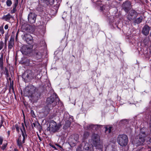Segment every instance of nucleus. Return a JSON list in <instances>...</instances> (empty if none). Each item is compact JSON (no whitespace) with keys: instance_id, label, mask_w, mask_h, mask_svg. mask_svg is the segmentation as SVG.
Returning a JSON list of instances; mask_svg holds the SVG:
<instances>
[{"instance_id":"1","label":"nucleus","mask_w":151,"mask_h":151,"mask_svg":"<svg viewBox=\"0 0 151 151\" xmlns=\"http://www.w3.org/2000/svg\"><path fill=\"white\" fill-rule=\"evenodd\" d=\"M36 88L33 86L30 85L26 87L24 93L30 99L34 101H37L40 97V95L36 91Z\"/></svg>"},{"instance_id":"2","label":"nucleus","mask_w":151,"mask_h":151,"mask_svg":"<svg viewBox=\"0 0 151 151\" xmlns=\"http://www.w3.org/2000/svg\"><path fill=\"white\" fill-rule=\"evenodd\" d=\"M59 100V99L57 95L54 93L47 99V104L49 106L53 108L57 105Z\"/></svg>"},{"instance_id":"3","label":"nucleus","mask_w":151,"mask_h":151,"mask_svg":"<svg viewBox=\"0 0 151 151\" xmlns=\"http://www.w3.org/2000/svg\"><path fill=\"white\" fill-rule=\"evenodd\" d=\"M117 141L118 144L121 146H125L128 143V137L125 134L120 135L118 137Z\"/></svg>"},{"instance_id":"4","label":"nucleus","mask_w":151,"mask_h":151,"mask_svg":"<svg viewBox=\"0 0 151 151\" xmlns=\"http://www.w3.org/2000/svg\"><path fill=\"white\" fill-rule=\"evenodd\" d=\"M146 135L144 132L142 131V129L138 135V138L135 140V142L137 145H142L144 142Z\"/></svg>"},{"instance_id":"5","label":"nucleus","mask_w":151,"mask_h":151,"mask_svg":"<svg viewBox=\"0 0 151 151\" xmlns=\"http://www.w3.org/2000/svg\"><path fill=\"white\" fill-rule=\"evenodd\" d=\"M91 139L93 141L94 146L97 147V148L98 147V146L100 148L102 147V144L100 142V137L99 135L97 134L93 133L91 136Z\"/></svg>"},{"instance_id":"6","label":"nucleus","mask_w":151,"mask_h":151,"mask_svg":"<svg viewBox=\"0 0 151 151\" xmlns=\"http://www.w3.org/2000/svg\"><path fill=\"white\" fill-rule=\"evenodd\" d=\"M60 126L61 125H58L55 122L52 121L50 123L47 130L51 133H54L59 130Z\"/></svg>"},{"instance_id":"7","label":"nucleus","mask_w":151,"mask_h":151,"mask_svg":"<svg viewBox=\"0 0 151 151\" xmlns=\"http://www.w3.org/2000/svg\"><path fill=\"white\" fill-rule=\"evenodd\" d=\"M78 149L80 151H93V147L92 145H90L88 143L85 142H82L81 145L79 146Z\"/></svg>"},{"instance_id":"8","label":"nucleus","mask_w":151,"mask_h":151,"mask_svg":"<svg viewBox=\"0 0 151 151\" xmlns=\"http://www.w3.org/2000/svg\"><path fill=\"white\" fill-rule=\"evenodd\" d=\"M22 76L23 78L29 80H32L36 77V75L35 74L34 72L30 70H26Z\"/></svg>"},{"instance_id":"9","label":"nucleus","mask_w":151,"mask_h":151,"mask_svg":"<svg viewBox=\"0 0 151 151\" xmlns=\"http://www.w3.org/2000/svg\"><path fill=\"white\" fill-rule=\"evenodd\" d=\"M32 47L29 45H23L21 49L22 53L24 55L29 54L32 51Z\"/></svg>"},{"instance_id":"10","label":"nucleus","mask_w":151,"mask_h":151,"mask_svg":"<svg viewBox=\"0 0 151 151\" xmlns=\"http://www.w3.org/2000/svg\"><path fill=\"white\" fill-rule=\"evenodd\" d=\"M138 15L137 12L134 9L130 10L127 16V19L130 21H132L135 19Z\"/></svg>"},{"instance_id":"11","label":"nucleus","mask_w":151,"mask_h":151,"mask_svg":"<svg viewBox=\"0 0 151 151\" xmlns=\"http://www.w3.org/2000/svg\"><path fill=\"white\" fill-rule=\"evenodd\" d=\"M39 1L42 6L46 7L49 5H52L54 4V0H39Z\"/></svg>"},{"instance_id":"12","label":"nucleus","mask_w":151,"mask_h":151,"mask_svg":"<svg viewBox=\"0 0 151 151\" xmlns=\"http://www.w3.org/2000/svg\"><path fill=\"white\" fill-rule=\"evenodd\" d=\"M132 6L130 2L128 1H126L122 4V9L127 13L128 12Z\"/></svg>"},{"instance_id":"13","label":"nucleus","mask_w":151,"mask_h":151,"mask_svg":"<svg viewBox=\"0 0 151 151\" xmlns=\"http://www.w3.org/2000/svg\"><path fill=\"white\" fill-rule=\"evenodd\" d=\"M101 126L99 125H93L90 124L87 125L85 127V129L89 130H97Z\"/></svg>"},{"instance_id":"14","label":"nucleus","mask_w":151,"mask_h":151,"mask_svg":"<svg viewBox=\"0 0 151 151\" xmlns=\"http://www.w3.org/2000/svg\"><path fill=\"white\" fill-rule=\"evenodd\" d=\"M70 143L73 145H75L78 140V136L76 134L71 136L69 139Z\"/></svg>"},{"instance_id":"15","label":"nucleus","mask_w":151,"mask_h":151,"mask_svg":"<svg viewBox=\"0 0 151 151\" xmlns=\"http://www.w3.org/2000/svg\"><path fill=\"white\" fill-rule=\"evenodd\" d=\"M36 15L33 13L31 12L28 15V20L29 22L31 24L35 22Z\"/></svg>"},{"instance_id":"16","label":"nucleus","mask_w":151,"mask_h":151,"mask_svg":"<svg viewBox=\"0 0 151 151\" xmlns=\"http://www.w3.org/2000/svg\"><path fill=\"white\" fill-rule=\"evenodd\" d=\"M23 39L29 44H31L33 42L32 37L29 34H24L23 37Z\"/></svg>"},{"instance_id":"17","label":"nucleus","mask_w":151,"mask_h":151,"mask_svg":"<svg viewBox=\"0 0 151 151\" xmlns=\"http://www.w3.org/2000/svg\"><path fill=\"white\" fill-rule=\"evenodd\" d=\"M150 27L147 25H145L143 28L142 33L145 36L147 35L149 33Z\"/></svg>"},{"instance_id":"18","label":"nucleus","mask_w":151,"mask_h":151,"mask_svg":"<svg viewBox=\"0 0 151 151\" xmlns=\"http://www.w3.org/2000/svg\"><path fill=\"white\" fill-rule=\"evenodd\" d=\"M25 140V139L22 138L21 135L19 136L17 140V143L19 148H21L22 147V145L24 143Z\"/></svg>"},{"instance_id":"19","label":"nucleus","mask_w":151,"mask_h":151,"mask_svg":"<svg viewBox=\"0 0 151 151\" xmlns=\"http://www.w3.org/2000/svg\"><path fill=\"white\" fill-rule=\"evenodd\" d=\"M14 37H11L8 44V49H12L13 47L14 44Z\"/></svg>"},{"instance_id":"20","label":"nucleus","mask_w":151,"mask_h":151,"mask_svg":"<svg viewBox=\"0 0 151 151\" xmlns=\"http://www.w3.org/2000/svg\"><path fill=\"white\" fill-rule=\"evenodd\" d=\"M22 125L23 127V130L21 129H20L22 132V138L25 139V137H27V135L25 132V128L23 123L22 124Z\"/></svg>"},{"instance_id":"21","label":"nucleus","mask_w":151,"mask_h":151,"mask_svg":"<svg viewBox=\"0 0 151 151\" xmlns=\"http://www.w3.org/2000/svg\"><path fill=\"white\" fill-rule=\"evenodd\" d=\"M12 18V16L9 14L7 15H4L3 17V19L6 21H9L10 19Z\"/></svg>"},{"instance_id":"22","label":"nucleus","mask_w":151,"mask_h":151,"mask_svg":"<svg viewBox=\"0 0 151 151\" xmlns=\"http://www.w3.org/2000/svg\"><path fill=\"white\" fill-rule=\"evenodd\" d=\"M143 17L141 16L138 18H137L135 20V22L137 24H139L142 21Z\"/></svg>"},{"instance_id":"23","label":"nucleus","mask_w":151,"mask_h":151,"mask_svg":"<svg viewBox=\"0 0 151 151\" xmlns=\"http://www.w3.org/2000/svg\"><path fill=\"white\" fill-rule=\"evenodd\" d=\"M3 54H1V57L0 58V67L2 68L3 67Z\"/></svg>"},{"instance_id":"24","label":"nucleus","mask_w":151,"mask_h":151,"mask_svg":"<svg viewBox=\"0 0 151 151\" xmlns=\"http://www.w3.org/2000/svg\"><path fill=\"white\" fill-rule=\"evenodd\" d=\"M111 127H105V132L106 134L110 133L111 130Z\"/></svg>"},{"instance_id":"25","label":"nucleus","mask_w":151,"mask_h":151,"mask_svg":"<svg viewBox=\"0 0 151 151\" xmlns=\"http://www.w3.org/2000/svg\"><path fill=\"white\" fill-rule=\"evenodd\" d=\"M52 108L53 107H51L49 106L47 104L46 106L45 107V111L46 112V113H48L50 111V109Z\"/></svg>"},{"instance_id":"26","label":"nucleus","mask_w":151,"mask_h":151,"mask_svg":"<svg viewBox=\"0 0 151 151\" xmlns=\"http://www.w3.org/2000/svg\"><path fill=\"white\" fill-rule=\"evenodd\" d=\"M70 122L69 120H67L65 122V126L66 128H67L70 127Z\"/></svg>"},{"instance_id":"27","label":"nucleus","mask_w":151,"mask_h":151,"mask_svg":"<svg viewBox=\"0 0 151 151\" xmlns=\"http://www.w3.org/2000/svg\"><path fill=\"white\" fill-rule=\"evenodd\" d=\"M12 89L13 91H14V88L13 87V81H12V82H11L10 84V88L9 90L10 91L11 89Z\"/></svg>"},{"instance_id":"28","label":"nucleus","mask_w":151,"mask_h":151,"mask_svg":"<svg viewBox=\"0 0 151 151\" xmlns=\"http://www.w3.org/2000/svg\"><path fill=\"white\" fill-rule=\"evenodd\" d=\"M89 133L87 132H85L83 134V137L85 138H86L89 136Z\"/></svg>"},{"instance_id":"29","label":"nucleus","mask_w":151,"mask_h":151,"mask_svg":"<svg viewBox=\"0 0 151 151\" xmlns=\"http://www.w3.org/2000/svg\"><path fill=\"white\" fill-rule=\"evenodd\" d=\"M34 53L36 55H39L40 56H41L42 54L41 52H40L38 50H36L35 51Z\"/></svg>"},{"instance_id":"30","label":"nucleus","mask_w":151,"mask_h":151,"mask_svg":"<svg viewBox=\"0 0 151 151\" xmlns=\"http://www.w3.org/2000/svg\"><path fill=\"white\" fill-rule=\"evenodd\" d=\"M12 4V2L10 0H8L6 2V5L8 6H10Z\"/></svg>"},{"instance_id":"31","label":"nucleus","mask_w":151,"mask_h":151,"mask_svg":"<svg viewBox=\"0 0 151 151\" xmlns=\"http://www.w3.org/2000/svg\"><path fill=\"white\" fill-rule=\"evenodd\" d=\"M4 45V43L3 41H1L0 42V50L3 47Z\"/></svg>"},{"instance_id":"32","label":"nucleus","mask_w":151,"mask_h":151,"mask_svg":"<svg viewBox=\"0 0 151 151\" xmlns=\"http://www.w3.org/2000/svg\"><path fill=\"white\" fill-rule=\"evenodd\" d=\"M15 127L18 133H19V127L18 125V124H16L15 125Z\"/></svg>"},{"instance_id":"33","label":"nucleus","mask_w":151,"mask_h":151,"mask_svg":"<svg viewBox=\"0 0 151 151\" xmlns=\"http://www.w3.org/2000/svg\"><path fill=\"white\" fill-rule=\"evenodd\" d=\"M98 147H98V148L97 147H96V148L97 149L96 151H103V146L102 145V147H101V148H100V147L98 146Z\"/></svg>"},{"instance_id":"34","label":"nucleus","mask_w":151,"mask_h":151,"mask_svg":"<svg viewBox=\"0 0 151 151\" xmlns=\"http://www.w3.org/2000/svg\"><path fill=\"white\" fill-rule=\"evenodd\" d=\"M0 33L2 34H3L4 33V31L3 27H0Z\"/></svg>"},{"instance_id":"35","label":"nucleus","mask_w":151,"mask_h":151,"mask_svg":"<svg viewBox=\"0 0 151 151\" xmlns=\"http://www.w3.org/2000/svg\"><path fill=\"white\" fill-rule=\"evenodd\" d=\"M16 11V7L13 6V9L11 11V12L12 13H14Z\"/></svg>"},{"instance_id":"36","label":"nucleus","mask_w":151,"mask_h":151,"mask_svg":"<svg viewBox=\"0 0 151 151\" xmlns=\"http://www.w3.org/2000/svg\"><path fill=\"white\" fill-rule=\"evenodd\" d=\"M5 71L6 74V75L7 77H8V76H9V72H8V70L6 68H5Z\"/></svg>"},{"instance_id":"37","label":"nucleus","mask_w":151,"mask_h":151,"mask_svg":"<svg viewBox=\"0 0 151 151\" xmlns=\"http://www.w3.org/2000/svg\"><path fill=\"white\" fill-rule=\"evenodd\" d=\"M6 145L7 144L3 145L1 147V149L3 150H4L6 148Z\"/></svg>"},{"instance_id":"38","label":"nucleus","mask_w":151,"mask_h":151,"mask_svg":"<svg viewBox=\"0 0 151 151\" xmlns=\"http://www.w3.org/2000/svg\"><path fill=\"white\" fill-rule=\"evenodd\" d=\"M18 2H17L14 1V4L13 6L16 7L18 5Z\"/></svg>"},{"instance_id":"39","label":"nucleus","mask_w":151,"mask_h":151,"mask_svg":"<svg viewBox=\"0 0 151 151\" xmlns=\"http://www.w3.org/2000/svg\"><path fill=\"white\" fill-rule=\"evenodd\" d=\"M3 141V139L2 137H0V145H1L2 144V142Z\"/></svg>"},{"instance_id":"40","label":"nucleus","mask_w":151,"mask_h":151,"mask_svg":"<svg viewBox=\"0 0 151 151\" xmlns=\"http://www.w3.org/2000/svg\"><path fill=\"white\" fill-rule=\"evenodd\" d=\"M29 28V27H25V30L27 31L28 32H30V29Z\"/></svg>"},{"instance_id":"41","label":"nucleus","mask_w":151,"mask_h":151,"mask_svg":"<svg viewBox=\"0 0 151 151\" xmlns=\"http://www.w3.org/2000/svg\"><path fill=\"white\" fill-rule=\"evenodd\" d=\"M101 10H103L104 9H105V6L104 5L103 6H101Z\"/></svg>"},{"instance_id":"42","label":"nucleus","mask_w":151,"mask_h":151,"mask_svg":"<svg viewBox=\"0 0 151 151\" xmlns=\"http://www.w3.org/2000/svg\"><path fill=\"white\" fill-rule=\"evenodd\" d=\"M8 25L7 24H6L4 28L6 29H7L8 28Z\"/></svg>"},{"instance_id":"43","label":"nucleus","mask_w":151,"mask_h":151,"mask_svg":"<svg viewBox=\"0 0 151 151\" xmlns=\"http://www.w3.org/2000/svg\"><path fill=\"white\" fill-rule=\"evenodd\" d=\"M51 147H52L53 148L55 149H57V148H56L53 145H50Z\"/></svg>"},{"instance_id":"44","label":"nucleus","mask_w":151,"mask_h":151,"mask_svg":"<svg viewBox=\"0 0 151 151\" xmlns=\"http://www.w3.org/2000/svg\"><path fill=\"white\" fill-rule=\"evenodd\" d=\"M121 122H127V121L126 120H125V119H124V120H121Z\"/></svg>"},{"instance_id":"45","label":"nucleus","mask_w":151,"mask_h":151,"mask_svg":"<svg viewBox=\"0 0 151 151\" xmlns=\"http://www.w3.org/2000/svg\"><path fill=\"white\" fill-rule=\"evenodd\" d=\"M55 145L57 146H58V147H60V148H62V147L60 146V145H59L58 144H55Z\"/></svg>"},{"instance_id":"46","label":"nucleus","mask_w":151,"mask_h":151,"mask_svg":"<svg viewBox=\"0 0 151 151\" xmlns=\"http://www.w3.org/2000/svg\"><path fill=\"white\" fill-rule=\"evenodd\" d=\"M7 42V38L5 37V43L6 45Z\"/></svg>"},{"instance_id":"47","label":"nucleus","mask_w":151,"mask_h":151,"mask_svg":"<svg viewBox=\"0 0 151 151\" xmlns=\"http://www.w3.org/2000/svg\"><path fill=\"white\" fill-rule=\"evenodd\" d=\"M150 131H151V120L150 123Z\"/></svg>"},{"instance_id":"48","label":"nucleus","mask_w":151,"mask_h":151,"mask_svg":"<svg viewBox=\"0 0 151 151\" xmlns=\"http://www.w3.org/2000/svg\"><path fill=\"white\" fill-rule=\"evenodd\" d=\"M27 63L28 64H30V61L29 59H27Z\"/></svg>"},{"instance_id":"49","label":"nucleus","mask_w":151,"mask_h":151,"mask_svg":"<svg viewBox=\"0 0 151 151\" xmlns=\"http://www.w3.org/2000/svg\"><path fill=\"white\" fill-rule=\"evenodd\" d=\"M10 133V131H8V132H7V134H8V136H9Z\"/></svg>"},{"instance_id":"50","label":"nucleus","mask_w":151,"mask_h":151,"mask_svg":"<svg viewBox=\"0 0 151 151\" xmlns=\"http://www.w3.org/2000/svg\"><path fill=\"white\" fill-rule=\"evenodd\" d=\"M2 124H3V122H2V121L1 120V122L0 123V124H1L0 127H1V125Z\"/></svg>"},{"instance_id":"51","label":"nucleus","mask_w":151,"mask_h":151,"mask_svg":"<svg viewBox=\"0 0 151 151\" xmlns=\"http://www.w3.org/2000/svg\"><path fill=\"white\" fill-rule=\"evenodd\" d=\"M38 138H39V140L40 141H42V139H41V138H40V137L38 136Z\"/></svg>"},{"instance_id":"52","label":"nucleus","mask_w":151,"mask_h":151,"mask_svg":"<svg viewBox=\"0 0 151 151\" xmlns=\"http://www.w3.org/2000/svg\"><path fill=\"white\" fill-rule=\"evenodd\" d=\"M15 126H13L12 127V129L13 130V129H15Z\"/></svg>"},{"instance_id":"53","label":"nucleus","mask_w":151,"mask_h":151,"mask_svg":"<svg viewBox=\"0 0 151 151\" xmlns=\"http://www.w3.org/2000/svg\"><path fill=\"white\" fill-rule=\"evenodd\" d=\"M19 0H14V1L18 2Z\"/></svg>"},{"instance_id":"54","label":"nucleus","mask_w":151,"mask_h":151,"mask_svg":"<svg viewBox=\"0 0 151 151\" xmlns=\"http://www.w3.org/2000/svg\"><path fill=\"white\" fill-rule=\"evenodd\" d=\"M14 151H18V150L16 149H15L14 150Z\"/></svg>"},{"instance_id":"55","label":"nucleus","mask_w":151,"mask_h":151,"mask_svg":"<svg viewBox=\"0 0 151 151\" xmlns=\"http://www.w3.org/2000/svg\"><path fill=\"white\" fill-rule=\"evenodd\" d=\"M150 141L151 142V138H150Z\"/></svg>"},{"instance_id":"56","label":"nucleus","mask_w":151,"mask_h":151,"mask_svg":"<svg viewBox=\"0 0 151 151\" xmlns=\"http://www.w3.org/2000/svg\"><path fill=\"white\" fill-rule=\"evenodd\" d=\"M18 35V33H17V35H16V38H17V35Z\"/></svg>"},{"instance_id":"57","label":"nucleus","mask_w":151,"mask_h":151,"mask_svg":"<svg viewBox=\"0 0 151 151\" xmlns=\"http://www.w3.org/2000/svg\"><path fill=\"white\" fill-rule=\"evenodd\" d=\"M9 79H11V78H9Z\"/></svg>"}]
</instances>
